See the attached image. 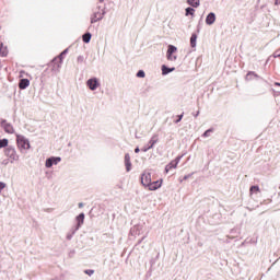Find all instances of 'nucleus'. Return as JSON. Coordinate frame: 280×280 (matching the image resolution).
Instances as JSON below:
<instances>
[{
	"label": "nucleus",
	"instance_id": "3",
	"mask_svg": "<svg viewBox=\"0 0 280 280\" xmlns=\"http://www.w3.org/2000/svg\"><path fill=\"white\" fill-rule=\"evenodd\" d=\"M4 154L8 156V159H11V161H19V155L16 154V150L14 148L9 147L4 149Z\"/></svg>",
	"mask_w": 280,
	"mask_h": 280
},
{
	"label": "nucleus",
	"instance_id": "19",
	"mask_svg": "<svg viewBox=\"0 0 280 280\" xmlns=\"http://www.w3.org/2000/svg\"><path fill=\"white\" fill-rule=\"evenodd\" d=\"M82 38L83 43H91V33H85Z\"/></svg>",
	"mask_w": 280,
	"mask_h": 280
},
{
	"label": "nucleus",
	"instance_id": "14",
	"mask_svg": "<svg viewBox=\"0 0 280 280\" xmlns=\"http://www.w3.org/2000/svg\"><path fill=\"white\" fill-rule=\"evenodd\" d=\"M172 71H174V68L170 69L166 66H162L163 75H167V73H172Z\"/></svg>",
	"mask_w": 280,
	"mask_h": 280
},
{
	"label": "nucleus",
	"instance_id": "37",
	"mask_svg": "<svg viewBox=\"0 0 280 280\" xmlns=\"http://www.w3.org/2000/svg\"><path fill=\"white\" fill-rule=\"evenodd\" d=\"M100 3H104V0H100Z\"/></svg>",
	"mask_w": 280,
	"mask_h": 280
},
{
	"label": "nucleus",
	"instance_id": "4",
	"mask_svg": "<svg viewBox=\"0 0 280 280\" xmlns=\"http://www.w3.org/2000/svg\"><path fill=\"white\" fill-rule=\"evenodd\" d=\"M180 163V156H177L175 160L171 161L168 165L165 166V173L167 174L171 170H176Z\"/></svg>",
	"mask_w": 280,
	"mask_h": 280
},
{
	"label": "nucleus",
	"instance_id": "34",
	"mask_svg": "<svg viewBox=\"0 0 280 280\" xmlns=\"http://www.w3.org/2000/svg\"><path fill=\"white\" fill-rule=\"evenodd\" d=\"M280 0H276L275 5H279Z\"/></svg>",
	"mask_w": 280,
	"mask_h": 280
},
{
	"label": "nucleus",
	"instance_id": "33",
	"mask_svg": "<svg viewBox=\"0 0 280 280\" xmlns=\"http://www.w3.org/2000/svg\"><path fill=\"white\" fill-rule=\"evenodd\" d=\"M82 207H84V203L80 202L79 203V209H82Z\"/></svg>",
	"mask_w": 280,
	"mask_h": 280
},
{
	"label": "nucleus",
	"instance_id": "27",
	"mask_svg": "<svg viewBox=\"0 0 280 280\" xmlns=\"http://www.w3.org/2000/svg\"><path fill=\"white\" fill-rule=\"evenodd\" d=\"M84 272H85V275H89V277H91V275H94L95 270L88 269Z\"/></svg>",
	"mask_w": 280,
	"mask_h": 280
},
{
	"label": "nucleus",
	"instance_id": "11",
	"mask_svg": "<svg viewBox=\"0 0 280 280\" xmlns=\"http://www.w3.org/2000/svg\"><path fill=\"white\" fill-rule=\"evenodd\" d=\"M8 56V46H4L1 42H0V57L1 58H5Z\"/></svg>",
	"mask_w": 280,
	"mask_h": 280
},
{
	"label": "nucleus",
	"instance_id": "17",
	"mask_svg": "<svg viewBox=\"0 0 280 280\" xmlns=\"http://www.w3.org/2000/svg\"><path fill=\"white\" fill-rule=\"evenodd\" d=\"M196 40H198V36L196 34H192L190 37V46L196 47Z\"/></svg>",
	"mask_w": 280,
	"mask_h": 280
},
{
	"label": "nucleus",
	"instance_id": "25",
	"mask_svg": "<svg viewBox=\"0 0 280 280\" xmlns=\"http://www.w3.org/2000/svg\"><path fill=\"white\" fill-rule=\"evenodd\" d=\"M137 78H145V72L143 70H139L137 73Z\"/></svg>",
	"mask_w": 280,
	"mask_h": 280
},
{
	"label": "nucleus",
	"instance_id": "2",
	"mask_svg": "<svg viewBox=\"0 0 280 280\" xmlns=\"http://www.w3.org/2000/svg\"><path fill=\"white\" fill-rule=\"evenodd\" d=\"M177 51H178V48H176V46L168 45V48H167V51H166L167 60H170L171 62H174L175 60H177V57L174 55Z\"/></svg>",
	"mask_w": 280,
	"mask_h": 280
},
{
	"label": "nucleus",
	"instance_id": "13",
	"mask_svg": "<svg viewBox=\"0 0 280 280\" xmlns=\"http://www.w3.org/2000/svg\"><path fill=\"white\" fill-rule=\"evenodd\" d=\"M187 3L192 8H198L200 5V0H187Z\"/></svg>",
	"mask_w": 280,
	"mask_h": 280
},
{
	"label": "nucleus",
	"instance_id": "31",
	"mask_svg": "<svg viewBox=\"0 0 280 280\" xmlns=\"http://www.w3.org/2000/svg\"><path fill=\"white\" fill-rule=\"evenodd\" d=\"M275 58H280V51H279V50H277V51L275 52Z\"/></svg>",
	"mask_w": 280,
	"mask_h": 280
},
{
	"label": "nucleus",
	"instance_id": "22",
	"mask_svg": "<svg viewBox=\"0 0 280 280\" xmlns=\"http://www.w3.org/2000/svg\"><path fill=\"white\" fill-rule=\"evenodd\" d=\"M9 140L8 139H1L0 140V148H8Z\"/></svg>",
	"mask_w": 280,
	"mask_h": 280
},
{
	"label": "nucleus",
	"instance_id": "28",
	"mask_svg": "<svg viewBox=\"0 0 280 280\" xmlns=\"http://www.w3.org/2000/svg\"><path fill=\"white\" fill-rule=\"evenodd\" d=\"M5 183H3V182H0V194H1V191H3V189H5Z\"/></svg>",
	"mask_w": 280,
	"mask_h": 280
},
{
	"label": "nucleus",
	"instance_id": "18",
	"mask_svg": "<svg viewBox=\"0 0 280 280\" xmlns=\"http://www.w3.org/2000/svg\"><path fill=\"white\" fill-rule=\"evenodd\" d=\"M4 130L9 133L12 135V132H14V128L12 127V125H4Z\"/></svg>",
	"mask_w": 280,
	"mask_h": 280
},
{
	"label": "nucleus",
	"instance_id": "7",
	"mask_svg": "<svg viewBox=\"0 0 280 280\" xmlns=\"http://www.w3.org/2000/svg\"><path fill=\"white\" fill-rule=\"evenodd\" d=\"M162 185H163V179L156 180V182H151L150 185L148 186V189L150 191H156V189H161Z\"/></svg>",
	"mask_w": 280,
	"mask_h": 280
},
{
	"label": "nucleus",
	"instance_id": "8",
	"mask_svg": "<svg viewBox=\"0 0 280 280\" xmlns=\"http://www.w3.org/2000/svg\"><path fill=\"white\" fill-rule=\"evenodd\" d=\"M104 19V12L97 11L91 18V23H97V21H102Z\"/></svg>",
	"mask_w": 280,
	"mask_h": 280
},
{
	"label": "nucleus",
	"instance_id": "26",
	"mask_svg": "<svg viewBox=\"0 0 280 280\" xmlns=\"http://www.w3.org/2000/svg\"><path fill=\"white\" fill-rule=\"evenodd\" d=\"M211 132H213V129H208L203 132L202 137H210Z\"/></svg>",
	"mask_w": 280,
	"mask_h": 280
},
{
	"label": "nucleus",
	"instance_id": "16",
	"mask_svg": "<svg viewBox=\"0 0 280 280\" xmlns=\"http://www.w3.org/2000/svg\"><path fill=\"white\" fill-rule=\"evenodd\" d=\"M259 186H252L250 188H249V194H250V196H253V194H259Z\"/></svg>",
	"mask_w": 280,
	"mask_h": 280
},
{
	"label": "nucleus",
	"instance_id": "15",
	"mask_svg": "<svg viewBox=\"0 0 280 280\" xmlns=\"http://www.w3.org/2000/svg\"><path fill=\"white\" fill-rule=\"evenodd\" d=\"M158 141H159V139H156V137H153V138L149 141L148 147L151 148V149L154 148V145H156Z\"/></svg>",
	"mask_w": 280,
	"mask_h": 280
},
{
	"label": "nucleus",
	"instance_id": "9",
	"mask_svg": "<svg viewBox=\"0 0 280 280\" xmlns=\"http://www.w3.org/2000/svg\"><path fill=\"white\" fill-rule=\"evenodd\" d=\"M125 167L127 172H130L132 170V162H130V154H125Z\"/></svg>",
	"mask_w": 280,
	"mask_h": 280
},
{
	"label": "nucleus",
	"instance_id": "10",
	"mask_svg": "<svg viewBox=\"0 0 280 280\" xmlns=\"http://www.w3.org/2000/svg\"><path fill=\"white\" fill-rule=\"evenodd\" d=\"M207 25H213L215 23V13H209L206 18Z\"/></svg>",
	"mask_w": 280,
	"mask_h": 280
},
{
	"label": "nucleus",
	"instance_id": "21",
	"mask_svg": "<svg viewBox=\"0 0 280 280\" xmlns=\"http://www.w3.org/2000/svg\"><path fill=\"white\" fill-rule=\"evenodd\" d=\"M195 12H196V10L194 8H187L186 16H189V14H190V16H194Z\"/></svg>",
	"mask_w": 280,
	"mask_h": 280
},
{
	"label": "nucleus",
	"instance_id": "5",
	"mask_svg": "<svg viewBox=\"0 0 280 280\" xmlns=\"http://www.w3.org/2000/svg\"><path fill=\"white\" fill-rule=\"evenodd\" d=\"M141 183L143 187H149V185L152 183V175L150 173H143L141 175Z\"/></svg>",
	"mask_w": 280,
	"mask_h": 280
},
{
	"label": "nucleus",
	"instance_id": "6",
	"mask_svg": "<svg viewBox=\"0 0 280 280\" xmlns=\"http://www.w3.org/2000/svg\"><path fill=\"white\" fill-rule=\"evenodd\" d=\"M86 86H89L90 91H95L100 86V81L96 78L90 79L86 82Z\"/></svg>",
	"mask_w": 280,
	"mask_h": 280
},
{
	"label": "nucleus",
	"instance_id": "36",
	"mask_svg": "<svg viewBox=\"0 0 280 280\" xmlns=\"http://www.w3.org/2000/svg\"><path fill=\"white\" fill-rule=\"evenodd\" d=\"M62 56H65V52H61V55H60V60H62Z\"/></svg>",
	"mask_w": 280,
	"mask_h": 280
},
{
	"label": "nucleus",
	"instance_id": "30",
	"mask_svg": "<svg viewBox=\"0 0 280 280\" xmlns=\"http://www.w3.org/2000/svg\"><path fill=\"white\" fill-rule=\"evenodd\" d=\"M148 150H152V149L149 145H147L141 149V152H148Z\"/></svg>",
	"mask_w": 280,
	"mask_h": 280
},
{
	"label": "nucleus",
	"instance_id": "23",
	"mask_svg": "<svg viewBox=\"0 0 280 280\" xmlns=\"http://www.w3.org/2000/svg\"><path fill=\"white\" fill-rule=\"evenodd\" d=\"M52 160V165H58L60 163L61 159L60 158H50Z\"/></svg>",
	"mask_w": 280,
	"mask_h": 280
},
{
	"label": "nucleus",
	"instance_id": "32",
	"mask_svg": "<svg viewBox=\"0 0 280 280\" xmlns=\"http://www.w3.org/2000/svg\"><path fill=\"white\" fill-rule=\"evenodd\" d=\"M135 152H136V154H139V152H141V150L139 148H136Z\"/></svg>",
	"mask_w": 280,
	"mask_h": 280
},
{
	"label": "nucleus",
	"instance_id": "29",
	"mask_svg": "<svg viewBox=\"0 0 280 280\" xmlns=\"http://www.w3.org/2000/svg\"><path fill=\"white\" fill-rule=\"evenodd\" d=\"M183 119V114L177 116V119L175 120V124H179V121H182Z\"/></svg>",
	"mask_w": 280,
	"mask_h": 280
},
{
	"label": "nucleus",
	"instance_id": "35",
	"mask_svg": "<svg viewBox=\"0 0 280 280\" xmlns=\"http://www.w3.org/2000/svg\"><path fill=\"white\" fill-rule=\"evenodd\" d=\"M275 86H280V83L279 82H275Z\"/></svg>",
	"mask_w": 280,
	"mask_h": 280
},
{
	"label": "nucleus",
	"instance_id": "24",
	"mask_svg": "<svg viewBox=\"0 0 280 280\" xmlns=\"http://www.w3.org/2000/svg\"><path fill=\"white\" fill-rule=\"evenodd\" d=\"M52 165H54V160H51V158L46 160V167H51Z\"/></svg>",
	"mask_w": 280,
	"mask_h": 280
},
{
	"label": "nucleus",
	"instance_id": "1",
	"mask_svg": "<svg viewBox=\"0 0 280 280\" xmlns=\"http://www.w3.org/2000/svg\"><path fill=\"white\" fill-rule=\"evenodd\" d=\"M16 144L19 150H30V140L25 138L24 136L18 135L16 136Z\"/></svg>",
	"mask_w": 280,
	"mask_h": 280
},
{
	"label": "nucleus",
	"instance_id": "12",
	"mask_svg": "<svg viewBox=\"0 0 280 280\" xmlns=\"http://www.w3.org/2000/svg\"><path fill=\"white\" fill-rule=\"evenodd\" d=\"M19 86L22 90L27 89L30 86V80H27V79L20 80Z\"/></svg>",
	"mask_w": 280,
	"mask_h": 280
},
{
	"label": "nucleus",
	"instance_id": "20",
	"mask_svg": "<svg viewBox=\"0 0 280 280\" xmlns=\"http://www.w3.org/2000/svg\"><path fill=\"white\" fill-rule=\"evenodd\" d=\"M78 224H84V213H81L77 217Z\"/></svg>",
	"mask_w": 280,
	"mask_h": 280
}]
</instances>
